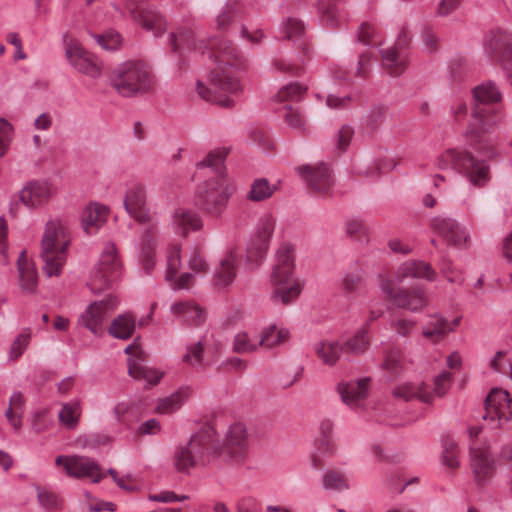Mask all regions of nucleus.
I'll return each instance as SVG.
<instances>
[{"instance_id":"obj_15","label":"nucleus","mask_w":512,"mask_h":512,"mask_svg":"<svg viewBox=\"0 0 512 512\" xmlns=\"http://www.w3.org/2000/svg\"><path fill=\"white\" fill-rule=\"evenodd\" d=\"M483 49L490 59L503 66L512 84V34L501 29L491 30L484 37Z\"/></svg>"},{"instance_id":"obj_3","label":"nucleus","mask_w":512,"mask_h":512,"mask_svg":"<svg viewBox=\"0 0 512 512\" xmlns=\"http://www.w3.org/2000/svg\"><path fill=\"white\" fill-rule=\"evenodd\" d=\"M475 108L472 122L467 128L466 135L472 146L487 158L494 157L493 139L490 136L501 124L502 116L496 109H485L479 105L498 103L502 94L497 85L491 81L481 83L473 89Z\"/></svg>"},{"instance_id":"obj_24","label":"nucleus","mask_w":512,"mask_h":512,"mask_svg":"<svg viewBox=\"0 0 512 512\" xmlns=\"http://www.w3.org/2000/svg\"><path fill=\"white\" fill-rule=\"evenodd\" d=\"M297 173L315 194L323 196L331 194L334 178L327 165L301 166L297 168Z\"/></svg>"},{"instance_id":"obj_43","label":"nucleus","mask_w":512,"mask_h":512,"mask_svg":"<svg viewBox=\"0 0 512 512\" xmlns=\"http://www.w3.org/2000/svg\"><path fill=\"white\" fill-rule=\"evenodd\" d=\"M128 372L134 379H143L150 385H156L163 377L162 372L131 359L128 361Z\"/></svg>"},{"instance_id":"obj_8","label":"nucleus","mask_w":512,"mask_h":512,"mask_svg":"<svg viewBox=\"0 0 512 512\" xmlns=\"http://www.w3.org/2000/svg\"><path fill=\"white\" fill-rule=\"evenodd\" d=\"M439 170H453L464 176L476 187H484L490 180V167L486 160L476 158L471 152L449 148L440 153L434 162Z\"/></svg>"},{"instance_id":"obj_19","label":"nucleus","mask_w":512,"mask_h":512,"mask_svg":"<svg viewBox=\"0 0 512 512\" xmlns=\"http://www.w3.org/2000/svg\"><path fill=\"white\" fill-rule=\"evenodd\" d=\"M485 420L494 423L493 428L512 420V398L507 390L494 388L485 401Z\"/></svg>"},{"instance_id":"obj_13","label":"nucleus","mask_w":512,"mask_h":512,"mask_svg":"<svg viewBox=\"0 0 512 512\" xmlns=\"http://www.w3.org/2000/svg\"><path fill=\"white\" fill-rule=\"evenodd\" d=\"M275 227L276 218L272 213H264L258 218L246 247L245 267L249 271L258 268L266 257Z\"/></svg>"},{"instance_id":"obj_51","label":"nucleus","mask_w":512,"mask_h":512,"mask_svg":"<svg viewBox=\"0 0 512 512\" xmlns=\"http://www.w3.org/2000/svg\"><path fill=\"white\" fill-rule=\"evenodd\" d=\"M155 241L152 236L144 235L140 244V257L143 266L149 272L154 266Z\"/></svg>"},{"instance_id":"obj_20","label":"nucleus","mask_w":512,"mask_h":512,"mask_svg":"<svg viewBox=\"0 0 512 512\" xmlns=\"http://www.w3.org/2000/svg\"><path fill=\"white\" fill-rule=\"evenodd\" d=\"M64 46L65 56L76 71L90 78L100 76L101 67L98 60L86 51L80 42L75 39L65 40Z\"/></svg>"},{"instance_id":"obj_49","label":"nucleus","mask_w":512,"mask_h":512,"mask_svg":"<svg viewBox=\"0 0 512 512\" xmlns=\"http://www.w3.org/2000/svg\"><path fill=\"white\" fill-rule=\"evenodd\" d=\"M403 365L402 352L393 347L385 351L380 367L390 375H397L401 372Z\"/></svg>"},{"instance_id":"obj_56","label":"nucleus","mask_w":512,"mask_h":512,"mask_svg":"<svg viewBox=\"0 0 512 512\" xmlns=\"http://www.w3.org/2000/svg\"><path fill=\"white\" fill-rule=\"evenodd\" d=\"M363 281V271L356 269L354 271L346 272L342 280V288L348 293L357 292Z\"/></svg>"},{"instance_id":"obj_46","label":"nucleus","mask_w":512,"mask_h":512,"mask_svg":"<svg viewBox=\"0 0 512 512\" xmlns=\"http://www.w3.org/2000/svg\"><path fill=\"white\" fill-rule=\"evenodd\" d=\"M277 185L266 178H258L251 184L248 199L253 202H262L269 199L277 190Z\"/></svg>"},{"instance_id":"obj_25","label":"nucleus","mask_w":512,"mask_h":512,"mask_svg":"<svg viewBox=\"0 0 512 512\" xmlns=\"http://www.w3.org/2000/svg\"><path fill=\"white\" fill-rule=\"evenodd\" d=\"M124 208L128 215L139 223H147L152 220L146 188L141 184H133L126 190Z\"/></svg>"},{"instance_id":"obj_16","label":"nucleus","mask_w":512,"mask_h":512,"mask_svg":"<svg viewBox=\"0 0 512 512\" xmlns=\"http://www.w3.org/2000/svg\"><path fill=\"white\" fill-rule=\"evenodd\" d=\"M55 464L72 478L88 479L92 483H98L105 477L99 464L86 456L60 455L56 458Z\"/></svg>"},{"instance_id":"obj_52","label":"nucleus","mask_w":512,"mask_h":512,"mask_svg":"<svg viewBox=\"0 0 512 512\" xmlns=\"http://www.w3.org/2000/svg\"><path fill=\"white\" fill-rule=\"evenodd\" d=\"M307 87L299 83H289L279 89L276 94L278 101H298L305 94Z\"/></svg>"},{"instance_id":"obj_30","label":"nucleus","mask_w":512,"mask_h":512,"mask_svg":"<svg viewBox=\"0 0 512 512\" xmlns=\"http://www.w3.org/2000/svg\"><path fill=\"white\" fill-rule=\"evenodd\" d=\"M369 379L362 378L350 382H341L338 385V392L343 402L353 409L361 407L363 400L368 394Z\"/></svg>"},{"instance_id":"obj_11","label":"nucleus","mask_w":512,"mask_h":512,"mask_svg":"<svg viewBox=\"0 0 512 512\" xmlns=\"http://www.w3.org/2000/svg\"><path fill=\"white\" fill-rule=\"evenodd\" d=\"M213 459L221 458L223 461L242 465L249 454V440L246 426L241 422L231 424L224 435L222 444L215 441L214 431L212 430V448Z\"/></svg>"},{"instance_id":"obj_53","label":"nucleus","mask_w":512,"mask_h":512,"mask_svg":"<svg viewBox=\"0 0 512 512\" xmlns=\"http://www.w3.org/2000/svg\"><path fill=\"white\" fill-rule=\"evenodd\" d=\"M395 165L387 166L385 163L378 162H361L358 163L355 168V174L359 176H363L365 178H375L377 177L383 169H392Z\"/></svg>"},{"instance_id":"obj_47","label":"nucleus","mask_w":512,"mask_h":512,"mask_svg":"<svg viewBox=\"0 0 512 512\" xmlns=\"http://www.w3.org/2000/svg\"><path fill=\"white\" fill-rule=\"evenodd\" d=\"M185 263L188 270L194 274H206L210 270V264L205 257L203 249L199 246H193L189 249Z\"/></svg>"},{"instance_id":"obj_22","label":"nucleus","mask_w":512,"mask_h":512,"mask_svg":"<svg viewBox=\"0 0 512 512\" xmlns=\"http://www.w3.org/2000/svg\"><path fill=\"white\" fill-rule=\"evenodd\" d=\"M243 255L241 247L230 245L223 254L213 272V285L218 289L227 288L233 283L237 275V266Z\"/></svg>"},{"instance_id":"obj_58","label":"nucleus","mask_w":512,"mask_h":512,"mask_svg":"<svg viewBox=\"0 0 512 512\" xmlns=\"http://www.w3.org/2000/svg\"><path fill=\"white\" fill-rule=\"evenodd\" d=\"M321 21L324 25L335 28L342 22V15L335 4H329L321 12Z\"/></svg>"},{"instance_id":"obj_62","label":"nucleus","mask_w":512,"mask_h":512,"mask_svg":"<svg viewBox=\"0 0 512 512\" xmlns=\"http://www.w3.org/2000/svg\"><path fill=\"white\" fill-rule=\"evenodd\" d=\"M96 41L106 50H115L121 42V37L117 32H108L104 35H97Z\"/></svg>"},{"instance_id":"obj_18","label":"nucleus","mask_w":512,"mask_h":512,"mask_svg":"<svg viewBox=\"0 0 512 512\" xmlns=\"http://www.w3.org/2000/svg\"><path fill=\"white\" fill-rule=\"evenodd\" d=\"M430 227L446 244L456 248H466L470 241L468 229L455 219L436 216L431 219Z\"/></svg>"},{"instance_id":"obj_42","label":"nucleus","mask_w":512,"mask_h":512,"mask_svg":"<svg viewBox=\"0 0 512 512\" xmlns=\"http://www.w3.org/2000/svg\"><path fill=\"white\" fill-rule=\"evenodd\" d=\"M82 414V407L79 400L73 399L61 403V409L58 412V420L66 429L73 430L78 424Z\"/></svg>"},{"instance_id":"obj_36","label":"nucleus","mask_w":512,"mask_h":512,"mask_svg":"<svg viewBox=\"0 0 512 512\" xmlns=\"http://www.w3.org/2000/svg\"><path fill=\"white\" fill-rule=\"evenodd\" d=\"M344 354L360 356L368 351L371 345L369 337V324L365 323L343 342Z\"/></svg>"},{"instance_id":"obj_2","label":"nucleus","mask_w":512,"mask_h":512,"mask_svg":"<svg viewBox=\"0 0 512 512\" xmlns=\"http://www.w3.org/2000/svg\"><path fill=\"white\" fill-rule=\"evenodd\" d=\"M410 278L433 281L435 271L424 261H408L401 264L393 276L380 273L379 285L386 298L394 305L411 312H418L428 305L425 291L420 286H414L410 290L399 287Z\"/></svg>"},{"instance_id":"obj_45","label":"nucleus","mask_w":512,"mask_h":512,"mask_svg":"<svg viewBox=\"0 0 512 512\" xmlns=\"http://www.w3.org/2000/svg\"><path fill=\"white\" fill-rule=\"evenodd\" d=\"M37 501L41 509L46 512H59L63 509L64 500L56 492L37 487Z\"/></svg>"},{"instance_id":"obj_1","label":"nucleus","mask_w":512,"mask_h":512,"mask_svg":"<svg viewBox=\"0 0 512 512\" xmlns=\"http://www.w3.org/2000/svg\"><path fill=\"white\" fill-rule=\"evenodd\" d=\"M170 44L174 51H199L202 54L207 52L215 60V67L209 73L210 87L202 82L197 83L198 95L221 107H231L234 104V97L243 90L235 72L246 69L247 59L233 42L213 38L206 44L190 28H181L171 34Z\"/></svg>"},{"instance_id":"obj_44","label":"nucleus","mask_w":512,"mask_h":512,"mask_svg":"<svg viewBox=\"0 0 512 512\" xmlns=\"http://www.w3.org/2000/svg\"><path fill=\"white\" fill-rule=\"evenodd\" d=\"M322 486L329 491H345L350 488L346 474L340 470L328 469L322 475Z\"/></svg>"},{"instance_id":"obj_31","label":"nucleus","mask_w":512,"mask_h":512,"mask_svg":"<svg viewBox=\"0 0 512 512\" xmlns=\"http://www.w3.org/2000/svg\"><path fill=\"white\" fill-rule=\"evenodd\" d=\"M109 208L97 202L89 203L82 212L81 226L87 235L95 234L107 221Z\"/></svg>"},{"instance_id":"obj_21","label":"nucleus","mask_w":512,"mask_h":512,"mask_svg":"<svg viewBox=\"0 0 512 512\" xmlns=\"http://www.w3.org/2000/svg\"><path fill=\"white\" fill-rule=\"evenodd\" d=\"M56 193L53 183L45 180H31L19 191L20 202L29 210H38L46 206Z\"/></svg>"},{"instance_id":"obj_28","label":"nucleus","mask_w":512,"mask_h":512,"mask_svg":"<svg viewBox=\"0 0 512 512\" xmlns=\"http://www.w3.org/2000/svg\"><path fill=\"white\" fill-rule=\"evenodd\" d=\"M460 324V318L448 321L441 315H431L422 327V336L433 344L442 341L449 333Z\"/></svg>"},{"instance_id":"obj_57","label":"nucleus","mask_w":512,"mask_h":512,"mask_svg":"<svg viewBox=\"0 0 512 512\" xmlns=\"http://www.w3.org/2000/svg\"><path fill=\"white\" fill-rule=\"evenodd\" d=\"M452 374L447 371H443L434 379V389L430 390L433 394V400L435 397H442L446 394L451 386Z\"/></svg>"},{"instance_id":"obj_38","label":"nucleus","mask_w":512,"mask_h":512,"mask_svg":"<svg viewBox=\"0 0 512 512\" xmlns=\"http://www.w3.org/2000/svg\"><path fill=\"white\" fill-rule=\"evenodd\" d=\"M289 339L290 331L277 324H270L260 332L261 347L269 350L284 345Z\"/></svg>"},{"instance_id":"obj_34","label":"nucleus","mask_w":512,"mask_h":512,"mask_svg":"<svg viewBox=\"0 0 512 512\" xmlns=\"http://www.w3.org/2000/svg\"><path fill=\"white\" fill-rule=\"evenodd\" d=\"M133 17L143 28L153 32L156 37L162 36L167 29L165 18L153 8H140L134 12Z\"/></svg>"},{"instance_id":"obj_17","label":"nucleus","mask_w":512,"mask_h":512,"mask_svg":"<svg viewBox=\"0 0 512 512\" xmlns=\"http://www.w3.org/2000/svg\"><path fill=\"white\" fill-rule=\"evenodd\" d=\"M119 305V299L114 294H108L99 301L90 303L78 318V324L88 329L93 335L102 333V325L109 313Z\"/></svg>"},{"instance_id":"obj_33","label":"nucleus","mask_w":512,"mask_h":512,"mask_svg":"<svg viewBox=\"0 0 512 512\" xmlns=\"http://www.w3.org/2000/svg\"><path fill=\"white\" fill-rule=\"evenodd\" d=\"M314 353L325 366L333 367L344 354L342 342L334 339H321L314 344Z\"/></svg>"},{"instance_id":"obj_54","label":"nucleus","mask_w":512,"mask_h":512,"mask_svg":"<svg viewBox=\"0 0 512 512\" xmlns=\"http://www.w3.org/2000/svg\"><path fill=\"white\" fill-rule=\"evenodd\" d=\"M304 31V23L294 17H289L284 20L281 26V32L286 39H298L304 34Z\"/></svg>"},{"instance_id":"obj_26","label":"nucleus","mask_w":512,"mask_h":512,"mask_svg":"<svg viewBox=\"0 0 512 512\" xmlns=\"http://www.w3.org/2000/svg\"><path fill=\"white\" fill-rule=\"evenodd\" d=\"M181 266V247L180 245H171L166 252V273L165 280L171 284L174 289H186L194 283V275L190 272H184L178 275Z\"/></svg>"},{"instance_id":"obj_37","label":"nucleus","mask_w":512,"mask_h":512,"mask_svg":"<svg viewBox=\"0 0 512 512\" xmlns=\"http://www.w3.org/2000/svg\"><path fill=\"white\" fill-rule=\"evenodd\" d=\"M19 284L23 292L32 294L37 289L38 274L34 264L28 259L26 252L18 258Z\"/></svg>"},{"instance_id":"obj_27","label":"nucleus","mask_w":512,"mask_h":512,"mask_svg":"<svg viewBox=\"0 0 512 512\" xmlns=\"http://www.w3.org/2000/svg\"><path fill=\"white\" fill-rule=\"evenodd\" d=\"M170 225L176 234L187 237L191 232L201 231L204 222L197 211L187 207H178L171 215Z\"/></svg>"},{"instance_id":"obj_48","label":"nucleus","mask_w":512,"mask_h":512,"mask_svg":"<svg viewBox=\"0 0 512 512\" xmlns=\"http://www.w3.org/2000/svg\"><path fill=\"white\" fill-rule=\"evenodd\" d=\"M204 347L201 341L189 344L186 348V353L182 357V362L188 364L198 371L205 370L209 363H206L203 358Z\"/></svg>"},{"instance_id":"obj_29","label":"nucleus","mask_w":512,"mask_h":512,"mask_svg":"<svg viewBox=\"0 0 512 512\" xmlns=\"http://www.w3.org/2000/svg\"><path fill=\"white\" fill-rule=\"evenodd\" d=\"M172 316L179 322L198 326L205 320L204 310L192 300L175 301L170 306Z\"/></svg>"},{"instance_id":"obj_14","label":"nucleus","mask_w":512,"mask_h":512,"mask_svg":"<svg viewBox=\"0 0 512 512\" xmlns=\"http://www.w3.org/2000/svg\"><path fill=\"white\" fill-rule=\"evenodd\" d=\"M481 432L482 428L479 426H473L468 429L470 465L476 482L486 484L494 475L495 464L489 451V444L479 439Z\"/></svg>"},{"instance_id":"obj_50","label":"nucleus","mask_w":512,"mask_h":512,"mask_svg":"<svg viewBox=\"0 0 512 512\" xmlns=\"http://www.w3.org/2000/svg\"><path fill=\"white\" fill-rule=\"evenodd\" d=\"M508 351L499 350L489 361V368L512 380V361L507 358Z\"/></svg>"},{"instance_id":"obj_39","label":"nucleus","mask_w":512,"mask_h":512,"mask_svg":"<svg viewBox=\"0 0 512 512\" xmlns=\"http://www.w3.org/2000/svg\"><path fill=\"white\" fill-rule=\"evenodd\" d=\"M260 343V332L248 329L238 332L233 339V351L239 354H250L256 352Z\"/></svg>"},{"instance_id":"obj_5","label":"nucleus","mask_w":512,"mask_h":512,"mask_svg":"<svg viewBox=\"0 0 512 512\" xmlns=\"http://www.w3.org/2000/svg\"><path fill=\"white\" fill-rule=\"evenodd\" d=\"M72 233L68 224L60 219L49 220L41 239L40 256L47 277L60 276L68 257Z\"/></svg>"},{"instance_id":"obj_32","label":"nucleus","mask_w":512,"mask_h":512,"mask_svg":"<svg viewBox=\"0 0 512 512\" xmlns=\"http://www.w3.org/2000/svg\"><path fill=\"white\" fill-rule=\"evenodd\" d=\"M393 395L404 401L417 399L423 403L433 402V394L424 382H404L393 389Z\"/></svg>"},{"instance_id":"obj_10","label":"nucleus","mask_w":512,"mask_h":512,"mask_svg":"<svg viewBox=\"0 0 512 512\" xmlns=\"http://www.w3.org/2000/svg\"><path fill=\"white\" fill-rule=\"evenodd\" d=\"M212 428H207L193 435L187 447L176 450L173 458L178 472L188 473L191 468L204 467L214 459L211 453Z\"/></svg>"},{"instance_id":"obj_12","label":"nucleus","mask_w":512,"mask_h":512,"mask_svg":"<svg viewBox=\"0 0 512 512\" xmlns=\"http://www.w3.org/2000/svg\"><path fill=\"white\" fill-rule=\"evenodd\" d=\"M122 272L123 264L118 249L114 243L107 242L90 273L88 286L93 293H100L115 283Z\"/></svg>"},{"instance_id":"obj_40","label":"nucleus","mask_w":512,"mask_h":512,"mask_svg":"<svg viewBox=\"0 0 512 512\" xmlns=\"http://www.w3.org/2000/svg\"><path fill=\"white\" fill-rule=\"evenodd\" d=\"M135 327L136 319L134 315L126 312L113 319L108 332L114 338L127 340L133 335Z\"/></svg>"},{"instance_id":"obj_9","label":"nucleus","mask_w":512,"mask_h":512,"mask_svg":"<svg viewBox=\"0 0 512 512\" xmlns=\"http://www.w3.org/2000/svg\"><path fill=\"white\" fill-rule=\"evenodd\" d=\"M439 170H453L464 176L476 187H484L490 180V167L486 160L476 158L471 152L449 148L440 153L434 162Z\"/></svg>"},{"instance_id":"obj_55","label":"nucleus","mask_w":512,"mask_h":512,"mask_svg":"<svg viewBox=\"0 0 512 512\" xmlns=\"http://www.w3.org/2000/svg\"><path fill=\"white\" fill-rule=\"evenodd\" d=\"M13 136V125L7 119L0 117V157L7 152Z\"/></svg>"},{"instance_id":"obj_64","label":"nucleus","mask_w":512,"mask_h":512,"mask_svg":"<svg viewBox=\"0 0 512 512\" xmlns=\"http://www.w3.org/2000/svg\"><path fill=\"white\" fill-rule=\"evenodd\" d=\"M315 450L324 457H333L337 453V445L333 439H316Z\"/></svg>"},{"instance_id":"obj_59","label":"nucleus","mask_w":512,"mask_h":512,"mask_svg":"<svg viewBox=\"0 0 512 512\" xmlns=\"http://www.w3.org/2000/svg\"><path fill=\"white\" fill-rule=\"evenodd\" d=\"M283 118L285 123L293 129L303 130L305 128V119L298 109L291 106L285 107Z\"/></svg>"},{"instance_id":"obj_4","label":"nucleus","mask_w":512,"mask_h":512,"mask_svg":"<svg viewBox=\"0 0 512 512\" xmlns=\"http://www.w3.org/2000/svg\"><path fill=\"white\" fill-rule=\"evenodd\" d=\"M228 153L229 149L226 147L215 148L196 164L197 170L209 168L215 174L201 183L195 194L198 206L213 217L221 216L234 190L225 174L224 161Z\"/></svg>"},{"instance_id":"obj_23","label":"nucleus","mask_w":512,"mask_h":512,"mask_svg":"<svg viewBox=\"0 0 512 512\" xmlns=\"http://www.w3.org/2000/svg\"><path fill=\"white\" fill-rule=\"evenodd\" d=\"M411 39V34L406 28L400 31L395 47L382 51V63L387 72L392 76H398L405 70L408 64L406 45Z\"/></svg>"},{"instance_id":"obj_63","label":"nucleus","mask_w":512,"mask_h":512,"mask_svg":"<svg viewBox=\"0 0 512 512\" xmlns=\"http://www.w3.org/2000/svg\"><path fill=\"white\" fill-rule=\"evenodd\" d=\"M148 499L154 502L173 503L189 499L188 495H178L173 491H162L158 494L149 495Z\"/></svg>"},{"instance_id":"obj_41","label":"nucleus","mask_w":512,"mask_h":512,"mask_svg":"<svg viewBox=\"0 0 512 512\" xmlns=\"http://www.w3.org/2000/svg\"><path fill=\"white\" fill-rule=\"evenodd\" d=\"M24 412V397L20 392H14L9 399V406L5 411V417L16 432L22 428Z\"/></svg>"},{"instance_id":"obj_35","label":"nucleus","mask_w":512,"mask_h":512,"mask_svg":"<svg viewBox=\"0 0 512 512\" xmlns=\"http://www.w3.org/2000/svg\"><path fill=\"white\" fill-rule=\"evenodd\" d=\"M192 393L190 386H181L172 394L160 398L156 403L155 411L159 414H172L190 399Z\"/></svg>"},{"instance_id":"obj_61","label":"nucleus","mask_w":512,"mask_h":512,"mask_svg":"<svg viewBox=\"0 0 512 512\" xmlns=\"http://www.w3.org/2000/svg\"><path fill=\"white\" fill-rule=\"evenodd\" d=\"M442 463L450 469H456L459 466L458 450L454 443L445 444Z\"/></svg>"},{"instance_id":"obj_60","label":"nucleus","mask_w":512,"mask_h":512,"mask_svg":"<svg viewBox=\"0 0 512 512\" xmlns=\"http://www.w3.org/2000/svg\"><path fill=\"white\" fill-rule=\"evenodd\" d=\"M29 340L30 334L28 332H22L15 338L9 351L11 360L18 359L24 353L29 344Z\"/></svg>"},{"instance_id":"obj_6","label":"nucleus","mask_w":512,"mask_h":512,"mask_svg":"<svg viewBox=\"0 0 512 512\" xmlns=\"http://www.w3.org/2000/svg\"><path fill=\"white\" fill-rule=\"evenodd\" d=\"M110 84L122 97L133 98L152 93L155 88V77L146 62L127 60L113 69Z\"/></svg>"},{"instance_id":"obj_7","label":"nucleus","mask_w":512,"mask_h":512,"mask_svg":"<svg viewBox=\"0 0 512 512\" xmlns=\"http://www.w3.org/2000/svg\"><path fill=\"white\" fill-rule=\"evenodd\" d=\"M294 256L290 244H282L276 253V264L271 273L272 299L284 305L294 302L301 294L303 282L294 277Z\"/></svg>"}]
</instances>
